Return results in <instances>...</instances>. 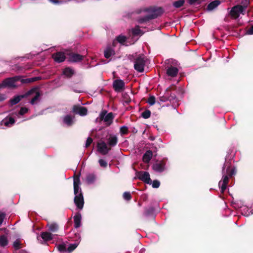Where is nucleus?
<instances>
[{
    "mask_svg": "<svg viewBox=\"0 0 253 253\" xmlns=\"http://www.w3.org/2000/svg\"><path fill=\"white\" fill-rule=\"evenodd\" d=\"M147 12L148 14L144 17H139L137 21L139 24L146 23L150 20L157 18L161 16L164 12V10L162 7H157L151 6L148 7L140 8L136 10V13L139 14L141 12Z\"/></svg>",
    "mask_w": 253,
    "mask_h": 253,
    "instance_id": "1",
    "label": "nucleus"
},
{
    "mask_svg": "<svg viewBox=\"0 0 253 253\" xmlns=\"http://www.w3.org/2000/svg\"><path fill=\"white\" fill-rule=\"evenodd\" d=\"M228 162L225 161L222 169V178L219 182L218 185L221 189V193L223 194L227 188L229 183V177L236 174V171L235 168H232L230 164L228 165Z\"/></svg>",
    "mask_w": 253,
    "mask_h": 253,
    "instance_id": "2",
    "label": "nucleus"
},
{
    "mask_svg": "<svg viewBox=\"0 0 253 253\" xmlns=\"http://www.w3.org/2000/svg\"><path fill=\"white\" fill-rule=\"evenodd\" d=\"M20 80V76H16L11 78H8L4 80L0 86L1 87L15 88L16 85L15 83Z\"/></svg>",
    "mask_w": 253,
    "mask_h": 253,
    "instance_id": "3",
    "label": "nucleus"
},
{
    "mask_svg": "<svg viewBox=\"0 0 253 253\" xmlns=\"http://www.w3.org/2000/svg\"><path fill=\"white\" fill-rule=\"evenodd\" d=\"M146 64V60L143 55H139L134 61V68L139 72H143Z\"/></svg>",
    "mask_w": 253,
    "mask_h": 253,
    "instance_id": "4",
    "label": "nucleus"
},
{
    "mask_svg": "<svg viewBox=\"0 0 253 253\" xmlns=\"http://www.w3.org/2000/svg\"><path fill=\"white\" fill-rule=\"evenodd\" d=\"M36 91V88H31L25 93L19 95L14 96V97L9 100L11 106H13L19 103L20 101L24 98H26L29 96L33 95L34 92Z\"/></svg>",
    "mask_w": 253,
    "mask_h": 253,
    "instance_id": "5",
    "label": "nucleus"
},
{
    "mask_svg": "<svg viewBox=\"0 0 253 253\" xmlns=\"http://www.w3.org/2000/svg\"><path fill=\"white\" fill-rule=\"evenodd\" d=\"M107 111L103 110L100 114L101 120H104L107 126H109L113 123L114 116L112 112H110L106 115Z\"/></svg>",
    "mask_w": 253,
    "mask_h": 253,
    "instance_id": "6",
    "label": "nucleus"
},
{
    "mask_svg": "<svg viewBox=\"0 0 253 253\" xmlns=\"http://www.w3.org/2000/svg\"><path fill=\"white\" fill-rule=\"evenodd\" d=\"M74 203L77 208L82 210L84 205V199L82 190L80 189V192L78 195H75L74 197Z\"/></svg>",
    "mask_w": 253,
    "mask_h": 253,
    "instance_id": "7",
    "label": "nucleus"
},
{
    "mask_svg": "<svg viewBox=\"0 0 253 253\" xmlns=\"http://www.w3.org/2000/svg\"><path fill=\"white\" fill-rule=\"evenodd\" d=\"M125 83L121 79H117L113 81V88L117 92H120L125 89Z\"/></svg>",
    "mask_w": 253,
    "mask_h": 253,
    "instance_id": "8",
    "label": "nucleus"
},
{
    "mask_svg": "<svg viewBox=\"0 0 253 253\" xmlns=\"http://www.w3.org/2000/svg\"><path fill=\"white\" fill-rule=\"evenodd\" d=\"M242 8L240 4L233 6L230 12L231 16L234 19H237L239 17L240 13L244 15L245 12L242 10Z\"/></svg>",
    "mask_w": 253,
    "mask_h": 253,
    "instance_id": "9",
    "label": "nucleus"
},
{
    "mask_svg": "<svg viewBox=\"0 0 253 253\" xmlns=\"http://www.w3.org/2000/svg\"><path fill=\"white\" fill-rule=\"evenodd\" d=\"M72 111L76 114H79L81 116H84L87 114V109L79 105H75L73 107Z\"/></svg>",
    "mask_w": 253,
    "mask_h": 253,
    "instance_id": "10",
    "label": "nucleus"
},
{
    "mask_svg": "<svg viewBox=\"0 0 253 253\" xmlns=\"http://www.w3.org/2000/svg\"><path fill=\"white\" fill-rule=\"evenodd\" d=\"M175 90L176 86L174 85H171L167 88L165 94L168 96V100L172 101L176 98V94L175 92H172L175 91Z\"/></svg>",
    "mask_w": 253,
    "mask_h": 253,
    "instance_id": "11",
    "label": "nucleus"
},
{
    "mask_svg": "<svg viewBox=\"0 0 253 253\" xmlns=\"http://www.w3.org/2000/svg\"><path fill=\"white\" fill-rule=\"evenodd\" d=\"M166 163L164 161H157L152 166L153 169L157 172H162L165 169Z\"/></svg>",
    "mask_w": 253,
    "mask_h": 253,
    "instance_id": "12",
    "label": "nucleus"
},
{
    "mask_svg": "<svg viewBox=\"0 0 253 253\" xmlns=\"http://www.w3.org/2000/svg\"><path fill=\"white\" fill-rule=\"evenodd\" d=\"M85 56L82 55L78 53L72 52L69 54L68 60L70 62L77 63L82 61Z\"/></svg>",
    "mask_w": 253,
    "mask_h": 253,
    "instance_id": "13",
    "label": "nucleus"
},
{
    "mask_svg": "<svg viewBox=\"0 0 253 253\" xmlns=\"http://www.w3.org/2000/svg\"><path fill=\"white\" fill-rule=\"evenodd\" d=\"M97 147L98 151L102 155H106L111 150V148H108L106 144L104 141L98 143Z\"/></svg>",
    "mask_w": 253,
    "mask_h": 253,
    "instance_id": "14",
    "label": "nucleus"
},
{
    "mask_svg": "<svg viewBox=\"0 0 253 253\" xmlns=\"http://www.w3.org/2000/svg\"><path fill=\"white\" fill-rule=\"evenodd\" d=\"M52 57L57 63L63 62L66 59L65 53L61 51L57 52L52 54Z\"/></svg>",
    "mask_w": 253,
    "mask_h": 253,
    "instance_id": "15",
    "label": "nucleus"
},
{
    "mask_svg": "<svg viewBox=\"0 0 253 253\" xmlns=\"http://www.w3.org/2000/svg\"><path fill=\"white\" fill-rule=\"evenodd\" d=\"M139 178L147 184H150L152 180L150 177V174L147 171H140L139 173Z\"/></svg>",
    "mask_w": 253,
    "mask_h": 253,
    "instance_id": "16",
    "label": "nucleus"
},
{
    "mask_svg": "<svg viewBox=\"0 0 253 253\" xmlns=\"http://www.w3.org/2000/svg\"><path fill=\"white\" fill-rule=\"evenodd\" d=\"M178 69L177 68L172 66H170V67H168L167 70V74L168 76L171 77H176L178 74Z\"/></svg>",
    "mask_w": 253,
    "mask_h": 253,
    "instance_id": "17",
    "label": "nucleus"
},
{
    "mask_svg": "<svg viewBox=\"0 0 253 253\" xmlns=\"http://www.w3.org/2000/svg\"><path fill=\"white\" fill-rule=\"evenodd\" d=\"M118 139L116 135L110 134L108 139V144L110 147H114L118 143Z\"/></svg>",
    "mask_w": 253,
    "mask_h": 253,
    "instance_id": "18",
    "label": "nucleus"
},
{
    "mask_svg": "<svg viewBox=\"0 0 253 253\" xmlns=\"http://www.w3.org/2000/svg\"><path fill=\"white\" fill-rule=\"evenodd\" d=\"M131 33L133 37L141 36L144 34V32L140 29V26L138 25L135 26L131 29Z\"/></svg>",
    "mask_w": 253,
    "mask_h": 253,
    "instance_id": "19",
    "label": "nucleus"
},
{
    "mask_svg": "<svg viewBox=\"0 0 253 253\" xmlns=\"http://www.w3.org/2000/svg\"><path fill=\"white\" fill-rule=\"evenodd\" d=\"M220 3L221 1L219 0L212 1L208 5L207 10L208 11H211L217 7Z\"/></svg>",
    "mask_w": 253,
    "mask_h": 253,
    "instance_id": "20",
    "label": "nucleus"
},
{
    "mask_svg": "<svg viewBox=\"0 0 253 253\" xmlns=\"http://www.w3.org/2000/svg\"><path fill=\"white\" fill-rule=\"evenodd\" d=\"M153 156V152L151 150L147 151L143 156V161L145 163H148Z\"/></svg>",
    "mask_w": 253,
    "mask_h": 253,
    "instance_id": "21",
    "label": "nucleus"
},
{
    "mask_svg": "<svg viewBox=\"0 0 253 253\" xmlns=\"http://www.w3.org/2000/svg\"><path fill=\"white\" fill-rule=\"evenodd\" d=\"M81 214L80 212H77L74 217V226L75 228H78L81 226Z\"/></svg>",
    "mask_w": 253,
    "mask_h": 253,
    "instance_id": "22",
    "label": "nucleus"
},
{
    "mask_svg": "<svg viewBox=\"0 0 253 253\" xmlns=\"http://www.w3.org/2000/svg\"><path fill=\"white\" fill-rule=\"evenodd\" d=\"M75 74V71L71 67H66L63 71V74L68 78H71Z\"/></svg>",
    "mask_w": 253,
    "mask_h": 253,
    "instance_id": "23",
    "label": "nucleus"
},
{
    "mask_svg": "<svg viewBox=\"0 0 253 253\" xmlns=\"http://www.w3.org/2000/svg\"><path fill=\"white\" fill-rule=\"evenodd\" d=\"M15 123V120L12 117H6L1 121V124L6 126H9Z\"/></svg>",
    "mask_w": 253,
    "mask_h": 253,
    "instance_id": "24",
    "label": "nucleus"
},
{
    "mask_svg": "<svg viewBox=\"0 0 253 253\" xmlns=\"http://www.w3.org/2000/svg\"><path fill=\"white\" fill-rule=\"evenodd\" d=\"M41 236L44 241H49L53 239V235L51 233L47 232H42Z\"/></svg>",
    "mask_w": 253,
    "mask_h": 253,
    "instance_id": "25",
    "label": "nucleus"
},
{
    "mask_svg": "<svg viewBox=\"0 0 253 253\" xmlns=\"http://www.w3.org/2000/svg\"><path fill=\"white\" fill-rule=\"evenodd\" d=\"M33 88H36V91L34 92L33 94L36 93L35 96L31 100L30 103L32 105H34L36 102L39 100V97L41 95V93L38 90L37 87H33Z\"/></svg>",
    "mask_w": 253,
    "mask_h": 253,
    "instance_id": "26",
    "label": "nucleus"
},
{
    "mask_svg": "<svg viewBox=\"0 0 253 253\" xmlns=\"http://www.w3.org/2000/svg\"><path fill=\"white\" fill-rule=\"evenodd\" d=\"M96 179V176L93 173H89L86 175V181L88 184L94 183Z\"/></svg>",
    "mask_w": 253,
    "mask_h": 253,
    "instance_id": "27",
    "label": "nucleus"
},
{
    "mask_svg": "<svg viewBox=\"0 0 253 253\" xmlns=\"http://www.w3.org/2000/svg\"><path fill=\"white\" fill-rule=\"evenodd\" d=\"M115 54L114 50L111 47H108L104 51V56L106 58H109L111 55Z\"/></svg>",
    "mask_w": 253,
    "mask_h": 253,
    "instance_id": "28",
    "label": "nucleus"
},
{
    "mask_svg": "<svg viewBox=\"0 0 253 253\" xmlns=\"http://www.w3.org/2000/svg\"><path fill=\"white\" fill-rule=\"evenodd\" d=\"M63 122L68 126H70L73 124V118L71 115H66L63 119Z\"/></svg>",
    "mask_w": 253,
    "mask_h": 253,
    "instance_id": "29",
    "label": "nucleus"
},
{
    "mask_svg": "<svg viewBox=\"0 0 253 253\" xmlns=\"http://www.w3.org/2000/svg\"><path fill=\"white\" fill-rule=\"evenodd\" d=\"M47 226H48L49 230L51 232H54L58 229V225L55 223H48Z\"/></svg>",
    "mask_w": 253,
    "mask_h": 253,
    "instance_id": "30",
    "label": "nucleus"
},
{
    "mask_svg": "<svg viewBox=\"0 0 253 253\" xmlns=\"http://www.w3.org/2000/svg\"><path fill=\"white\" fill-rule=\"evenodd\" d=\"M154 208L152 207H150L145 209L144 214L146 216H149L153 214L154 212Z\"/></svg>",
    "mask_w": 253,
    "mask_h": 253,
    "instance_id": "31",
    "label": "nucleus"
},
{
    "mask_svg": "<svg viewBox=\"0 0 253 253\" xmlns=\"http://www.w3.org/2000/svg\"><path fill=\"white\" fill-rule=\"evenodd\" d=\"M8 244V240L4 235L0 236V246L5 247Z\"/></svg>",
    "mask_w": 253,
    "mask_h": 253,
    "instance_id": "32",
    "label": "nucleus"
},
{
    "mask_svg": "<svg viewBox=\"0 0 253 253\" xmlns=\"http://www.w3.org/2000/svg\"><path fill=\"white\" fill-rule=\"evenodd\" d=\"M185 2L184 0H178L173 2V6L175 8H180L182 6Z\"/></svg>",
    "mask_w": 253,
    "mask_h": 253,
    "instance_id": "33",
    "label": "nucleus"
},
{
    "mask_svg": "<svg viewBox=\"0 0 253 253\" xmlns=\"http://www.w3.org/2000/svg\"><path fill=\"white\" fill-rule=\"evenodd\" d=\"M120 132L121 135L127 134L128 133V127L125 126H123L120 127Z\"/></svg>",
    "mask_w": 253,
    "mask_h": 253,
    "instance_id": "34",
    "label": "nucleus"
},
{
    "mask_svg": "<svg viewBox=\"0 0 253 253\" xmlns=\"http://www.w3.org/2000/svg\"><path fill=\"white\" fill-rule=\"evenodd\" d=\"M206 0H188L187 2L190 5L200 4L202 2Z\"/></svg>",
    "mask_w": 253,
    "mask_h": 253,
    "instance_id": "35",
    "label": "nucleus"
},
{
    "mask_svg": "<svg viewBox=\"0 0 253 253\" xmlns=\"http://www.w3.org/2000/svg\"><path fill=\"white\" fill-rule=\"evenodd\" d=\"M151 112L149 110H146L141 114V116L144 119H148L150 117Z\"/></svg>",
    "mask_w": 253,
    "mask_h": 253,
    "instance_id": "36",
    "label": "nucleus"
},
{
    "mask_svg": "<svg viewBox=\"0 0 253 253\" xmlns=\"http://www.w3.org/2000/svg\"><path fill=\"white\" fill-rule=\"evenodd\" d=\"M242 5H241V6L243 8L242 10L245 12V10L250 4V1L249 0H245L242 1Z\"/></svg>",
    "mask_w": 253,
    "mask_h": 253,
    "instance_id": "37",
    "label": "nucleus"
},
{
    "mask_svg": "<svg viewBox=\"0 0 253 253\" xmlns=\"http://www.w3.org/2000/svg\"><path fill=\"white\" fill-rule=\"evenodd\" d=\"M123 198L126 201H130L132 198V196L129 192H124L123 193Z\"/></svg>",
    "mask_w": 253,
    "mask_h": 253,
    "instance_id": "38",
    "label": "nucleus"
},
{
    "mask_svg": "<svg viewBox=\"0 0 253 253\" xmlns=\"http://www.w3.org/2000/svg\"><path fill=\"white\" fill-rule=\"evenodd\" d=\"M117 40L120 43H124L126 41V37L125 36L120 35L117 37Z\"/></svg>",
    "mask_w": 253,
    "mask_h": 253,
    "instance_id": "39",
    "label": "nucleus"
},
{
    "mask_svg": "<svg viewBox=\"0 0 253 253\" xmlns=\"http://www.w3.org/2000/svg\"><path fill=\"white\" fill-rule=\"evenodd\" d=\"M78 246V244L74 243L70 244L67 249V251L69 252H73Z\"/></svg>",
    "mask_w": 253,
    "mask_h": 253,
    "instance_id": "40",
    "label": "nucleus"
},
{
    "mask_svg": "<svg viewBox=\"0 0 253 253\" xmlns=\"http://www.w3.org/2000/svg\"><path fill=\"white\" fill-rule=\"evenodd\" d=\"M80 189L81 188L80 187L79 185H77L75 184V185H74V193L75 195H78L80 192Z\"/></svg>",
    "mask_w": 253,
    "mask_h": 253,
    "instance_id": "41",
    "label": "nucleus"
},
{
    "mask_svg": "<svg viewBox=\"0 0 253 253\" xmlns=\"http://www.w3.org/2000/svg\"><path fill=\"white\" fill-rule=\"evenodd\" d=\"M58 249L60 252H65L67 251L66 245L64 244L59 245L58 246Z\"/></svg>",
    "mask_w": 253,
    "mask_h": 253,
    "instance_id": "42",
    "label": "nucleus"
},
{
    "mask_svg": "<svg viewBox=\"0 0 253 253\" xmlns=\"http://www.w3.org/2000/svg\"><path fill=\"white\" fill-rule=\"evenodd\" d=\"M28 111V109L26 107H21L19 111V114L20 115H23L27 113Z\"/></svg>",
    "mask_w": 253,
    "mask_h": 253,
    "instance_id": "43",
    "label": "nucleus"
},
{
    "mask_svg": "<svg viewBox=\"0 0 253 253\" xmlns=\"http://www.w3.org/2000/svg\"><path fill=\"white\" fill-rule=\"evenodd\" d=\"M19 81H20L22 84H29L32 83L31 78L23 79H21V76H20V80Z\"/></svg>",
    "mask_w": 253,
    "mask_h": 253,
    "instance_id": "44",
    "label": "nucleus"
},
{
    "mask_svg": "<svg viewBox=\"0 0 253 253\" xmlns=\"http://www.w3.org/2000/svg\"><path fill=\"white\" fill-rule=\"evenodd\" d=\"M148 103L151 105H153L155 104V97L154 96H151L149 97V98H148Z\"/></svg>",
    "mask_w": 253,
    "mask_h": 253,
    "instance_id": "45",
    "label": "nucleus"
},
{
    "mask_svg": "<svg viewBox=\"0 0 253 253\" xmlns=\"http://www.w3.org/2000/svg\"><path fill=\"white\" fill-rule=\"evenodd\" d=\"M75 184L77 185H79L80 184V176L79 175H75L74 178V185H75Z\"/></svg>",
    "mask_w": 253,
    "mask_h": 253,
    "instance_id": "46",
    "label": "nucleus"
},
{
    "mask_svg": "<svg viewBox=\"0 0 253 253\" xmlns=\"http://www.w3.org/2000/svg\"><path fill=\"white\" fill-rule=\"evenodd\" d=\"M99 163L101 167L106 168L107 166V163L103 159H99Z\"/></svg>",
    "mask_w": 253,
    "mask_h": 253,
    "instance_id": "47",
    "label": "nucleus"
},
{
    "mask_svg": "<svg viewBox=\"0 0 253 253\" xmlns=\"http://www.w3.org/2000/svg\"><path fill=\"white\" fill-rule=\"evenodd\" d=\"M160 185V182L157 180H154L152 182V187L154 188H158Z\"/></svg>",
    "mask_w": 253,
    "mask_h": 253,
    "instance_id": "48",
    "label": "nucleus"
},
{
    "mask_svg": "<svg viewBox=\"0 0 253 253\" xmlns=\"http://www.w3.org/2000/svg\"><path fill=\"white\" fill-rule=\"evenodd\" d=\"M92 141H93V140H92V138H91L90 137H88L86 141L85 147L86 148L88 147L90 145V144L92 143Z\"/></svg>",
    "mask_w": 253,
    "mask_h": 253,
    "instance_id": "49",
    "label": "nucleus"
},
{
    "mask_svg": "<svg viewBox=\"0 0 253 253\" xmlns=\"http://www.w3.org/2000/svg\"><path fill=\"white\" fill-rule=\"evenodd\" d=\"M20 243L19 241L16 240L13 243V247L16 250L20 248Z\"/></svg>",
    "mask_w": 253,
    "mask_h": 253,
    "instance_id": "50",
    "label": "nucleus"
},
{
    "mask_svg": "<svg viewBox=\"0 0 253 253\" xmlns=\"http://www.w3.org/2000/svg\"><path fill=\"white\" fill-rule=\"evenodd\" d=\"M5 217V213L4 212H0V225L2 223L3 219Z\"/></svg>",
    "mask_w": 253,
    "mask_h": 253,
    "instance_id": "51",
    "label": "nucleus"
},
{
    "mask_svg": "<svg viewBox=\"0 0 253 253\" xmlns=\"http://www.w3.org/2000/svg\"><path fill=\"white\" fill-rule=\"evenodd\" d=\"M123 97L124 98L126 99L125 100V102L126 103H129L130 101H131V99L129 97V96H128V95L126 93H125L124 95H123Z\"/></svg>",
    "mask_w": 253,
    "mask_h": 253,
    "instance_id": "52",
    "label": "nucleus"
},
{
    "mask_svg": "<svg viewBox=\"0 0 253 253\" xmlns=\"http://www.w3.org/2000/svg\"><path fill=\"white\" fill-rule=\"evenodd\" d=\"M48 1L54 4H59L62 3V1L60 0H48Z\"/></svg>",
    "mask_w": 253,
    "mask_h": 253,
    "instance_id": "53",
    "label": "nucleus"
},
{
    "mask_svg": "<svg viewBox=\"0 0 253 253\" xmlns=\"http://www.w3.org/2000/svg\"><path fill=\"white\" fill-rule=\"evenodd\" d=\"M41 77H35L31 78L32 83L39 81V80H41Z\"/></svg>",
    "mask_w": 253,
    "mask_h": 253,
    "instance_id": "54",
    "label": "nucleus"
},
{
    "mask_svg": "<svg viewBox=\"0 0 253 253\" xmlns=\"http://www.w3.org/2000/svg\"><path fill=\"white\" fill-rule=\"evenodd\" d=\"M248 33L250 35H253V25L248 30Z\"/></svg>",
    "mask_w": 253,
    "mask_h": 253,
    "instance_id": "55",
    "label": "nucleus"
},
{
    "mask_svg": "<svg viewBox=\"0 0 253 253\" xmlns=\"http://www.w3.org/2000/svg\"><path fill=\"white\" fill-rule=\"evenodd\" d=\"M6 99V96L4 94H0V102Z\"/></svg>",
    "mask_w": 253,
    "mask_h": 253,
    "instance_id": "56",
    "label": "nucleus"
},
{
    "mask_svg": "<svg viewBox=\"0 0 253 253\" xmlns=\"http://www.w3.org/2000/svg\"><path fill=\"white\" fill-rule=\"evenodd\" d=\"M167 100H168V96H167L166 95H165V96L162 97L160 98V100L162 101H164V102L166 101Z\"/></svg>",
    "mask_w": 253,
    "mask_h": 253,
    "instance_id": "57",
    "label": "nucleus"
},
{
    "mask_svg": "<svg viewBox=\"0 0 253 253\" xmlns=\"http://www.w3.org/2000/svg\"><path fill=\"white\" fill-rule=\"evenodd\" d=\"M138 205H139V206H141V204H140V203H138Z\"/></svg>",
    "mask_w": 253,
    "mask_h": 253,
    "instance_id": "58",
    "label": "nucleus"
}]
</instances>
